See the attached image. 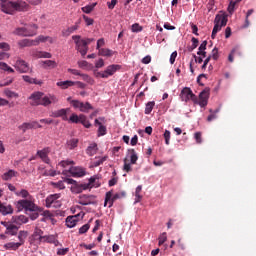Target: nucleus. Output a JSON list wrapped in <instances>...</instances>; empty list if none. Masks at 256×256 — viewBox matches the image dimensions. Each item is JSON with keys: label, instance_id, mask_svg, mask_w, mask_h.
<instances>
[{"label": "nucleus", "instance_id": "obj_55", "mask_svg": "<svg viewBox=\"0 0 256 256\" xmlns=\"http://www.w3.org/2000/svg\"><path fill=\"white\" fill-rule=\"evenodd\" d=\"M71 164H74V160H62L60 162V166H62V168H66L67 166H70Z\"/></svg>", "mask_w": 256, "mask_h": 256}, {"label": "nucleus", "instance_id": "obj_24", "mask_svg": "<svg viewBox=\"0 0 256 256\" xmlns=\"http://www.w3.org/2000/svg\"><path fill=\"white\" fill-rule=\"evenodd\" d=\"M13 222H16V225L19 227L21 224H25L26 222H29L28 216H25L24 214H20L19 216H12Z\"/></svg>", "mask_w": 256, "mask_h": 256}, {"label": "nucleus", "instance_id": "obj_37", "mask_svg": "<svg viewBox=\"0 0 256 256\" xmlns=\"http://www.w3.org/2000/svg\"><path fill=\"white\" fill-rule=\"evenodd\" d=\"M17 172H15V170H8V172H4V174L2 175V179L3 180H11V178H13V176H16Z\"/></svg>", "mask_w": 256, "mask_h": 256}, {"label": "nucleus", "instance_id": "obj_44", "mask_svg": "<svg viewBox=\"0 0 256 256\" xmlns=\"http://www.w3.org/2000/svg\"><path fill=\"white\" fill-rule=\"evenodd\" d=\"M155 106V102H147L146 106H145V114H151L153 108Z\"/></svg>", "mask_w": 256, "mask_h": 256}, {"label": "nucleus", "instance_id": "obj_31", "mask_svg": "<svg viewBox=\"0 0 256 256\" xmlns=\"http://www.w3.org/2000/svg\"><path fill=\"white\" fill-rule=\"evenodd\" d=\"M97 152H98V146L96 143L90 144V146H88V148L86 150V153L89 156H94L95 154H97Z\"/></svg>", "mask_w": 256, "mask_h": 256}, {"label": "nucleus", "instance_id": "obj_14", "mask_svg": "<svg viewBox=\"0 0 256 256\" xmlns=\"http://www.w3.org/2000/svg\"><path fill=\"white\" fill-rule=\"evenodd\" d=\"M180 98L182 102H188L190 99L197 100L196 95L193 94L191 88H187V87L181 90Z\"/></svg>", "mask_w": 256, "mask_h": 256}, {"label": "nucleus", "instance_id": "obj_63", "mask_svg": "<svg viewBox=\"0 0 256 256\" xmlns=\"http://www.w3.org/2000/svg\"><path fill=\"white\" fill-rule=\"evenodd\" d=\"M124 170L126 172H131V170H132L131 164L127 162V158H125V160H124Z\"/></svg>", "mask_w": 256, "mask_h": 256}, {"label": "nucleus", "instance_id": "obj_38", "mask_svg": "<svg viewBox=\"0 0 256 256\" xmlns=\"http://www.w3.org/2000/svg\"><path fill=\"white\" fill-rule=\"evenodd\" d=\"M0 70H3L4 72H10L14 73L15 70L11 68L6 62H0Z\"/></svg>", "mask_w": 256, "mask_h": 256}, {"label": "nucleus", "instance_id": "obj_43", "mask_svg": "<svg viewBox=\"0 0 256 256\" xmlns=\"http://www.w3.org/2000/svg\"><path fill=\"white\" fill-rule=\"evenodd\" d=\"M33 56L36 58H52V54L49 52H35Z\"/></svg>", "mask_w": 256, "mask_h": 256}, {"label": "nucleus", "instance_id": "obj_33", "mask_svg": "<svg viewBox=\"0 0 256 256\" xmlns=\"http://www.w3.org/2000/svg\"><path fill=\"white\" fill-rule=\"evenodd\" d=\"M78 143H79L78 138H71L70 140H68L67 146L70 150H73L78 146Z\"/></svg>", "mask_w": 256, "mask_h": 256}, {"label": "nucleus", "instance_id": "obj_3", "mask_svg": "<svg viewBox=\"0 0 256 256\" xmlns=\"http://www.w3.org/2000/svg\"><path fill=\"white\" fill-rule=\"evenodd\" d=\"M228 16L226 14H217L214 19V28L212 30V40H215L218 32L222 30L223 27L227 26Z\"/></svg>", "mask_w": 256, "mask_h": 256}, {"label": "nucleus", "instance_id": "obj_49", "mask_svg": "<svg viewBox=\"0 0 256 256\" xmlns=\"http://www.w3.org/2000/svg\"><path fill=\"white\" fill-rule=\"evenodd\" d=\"M207 44H208L207 40H204V42H202V44L199 46V50L197 52L198 56H202V52L204 50H207Z\"/></svg>", "mask_w": 256, "mask_h": 256}, {"label": "nucleus", "instance_id": "obj_64", "mask_svg": "<svg viewBox=\"0 0 256 256\" xmlns=\"http://www.w3.org/2000/svg\"><path fill=\"white\" fill-rule=\"evenodd\" d=\"M195 140H196V142L198 144H201V142H202V134H201V132H196L195 133Z\"/></svg>", "mask_w": 256, "mask_h": 256}, {"label": "nucleus", "instance_id": "obj_27", "mask_svg": "<svg viewBox=\"0 0 256 256\" xmlns=\"http://www.w3.org/2000/svg\"><path fill=\"white\" fill-rule=\"evenodd\" d=\"M129 153V157H130V162L131 164H137V160H139V156L135 150V148H131L130 150H128Z\"/></svg>", "mask_w": 256, "mask_h": 256}, {"label": "nucleus", "instance_id": "obj_16", "mask_svg": "<svg viewBox=\"0 0 256 256\" xmlns=\"http://www.w3.org/2000/svg\"><path fill=\"white\" fill-rule=\"evenodd\" d=\"M68 72L74 74V76H80L84 82H88V84H93L94 80L88 74H81L80 70L69 68Z\"/></svg>", "mask_w": 256, "mask_h": 256}, {"label": "nucleus", "instance_id": "obj_12", "mask_svg": "<svg viewBox=\"0 0 256 256\" xmlns=\"http://www.w3.org/2000/svg\"><path fill=\"white\" fill-rule=\"evenodd\" d=\"M2 224L6 228L5 234H9L11 236L18 234L19 226H17L16 222H13V218L11 219V222H2Z\"/></svg>", "mask_w": 256, "mask_h": 256}, {"label": "nucleus", "instance_id": "obj_5", "mask_svg": "<svg viewBox=\"0 0 256 256\" xmlns=\"http://www.w3.org/2000/svg\"><path fill=\"white\" fill-rule=\"evenodd\" d=\"M38 26L36 24H31L29 26H25L24 28H16L13 34L16 36H24L30 37L35 36L37 34Z\"/></svg>", "mask_w": 256, "mask_h": 256}, {"label": "nucleus", "instance_id": "obj_1", "mask_svg": "<svg viewBox=\"0 0 256 256\" xmlns=\"http://www.w3.org/2000/svg\"><path fill=\"white\" fill-rule=\"evenodd\" d=\"M31 106H50L59 102L57 96H44L43 92H33L29 96Z\"/></svg>", "mask_w": 256, "mask_h": 256}, {"label": "nucleus", "instance_id": "obj_29", "mask_svg": "<svg viewBox=\"0 0 256 256\" xmlns=\"http://www.w3.org/2000/svg\"><path fill=\"white\" fill-rule=\"evenodd\" d=\"M42 65L44 66V68L47 69H54L57 68L58 64L57 62H55V60H44V62H42Z\"/></svg>", "mask_w": 256, "mask_h": 256}, {"label": "nucleus", "instance_id": "obj_47", "mask_svg": "<svg viewBox=\"0 0 256 256\" xmlns=\"http://www.w3.org/2000/svg\"><path fill=\"white\" fill-rule=\"evenodd\" d=\"M23 80L29 84H41V82H38L35 78H31V76H23Z\"/></svg>", "mask_w": 256, "mask_h": 256}, {"label": "nucleus", "instance_id": "obj_50", "mask_svg": "<svg viewBox=\"0 0 256 256\" xmlns=\"http://www.w3.org/2000/svg\"><path fill=\"white\" fill-rule=\"evenodd\" d=\"M105 46V39L104 38H100L97 41V45H96V49L99 51L98 54L100 56V50H102V47Z\"/></svg>", "mask_w": 256, "mask_h": 256}, {"label": "nucleus", "instance_id": "obj_26", "mask_svg": "<svg viewBox=\"0 0 256 256\" xmlns=\"http://www.w3.org/2000/svg\"><path fill=\"white\" fill-rule=\"evenodd\" d=\"M80 24H81V21L79 20L78 22H76L74 24V26H70V28H68L67 30H64V32H63L64 36H70L71 34L76 32L77 30H79Z\"/></svg>", "mask_w": 256, "mask_h": 256}, {"label": "nucleus", "instance_id": "obj_53", "mask_svg": "<svg viewBox=\"0 0 256 256\" xmlns=\"http://www.w3.org/2000/svg\"><path fill=\"white\" fill-rule=\"evenodd\" d=\"M43 230L41 228L36 227L35 228V234L36 236L40 237V240H44L45 241V236H43Z\"/></svg>", "mask_w": 256, "mask_h": 256}, {"label": "nucleus", "instance_id": "obj_51", "mask_svg": "<svg viewBox=\"0 0 256 256\" xmlns=\"http://www.w3.org/2000/svg\"><path fill=\"white\" fill-rule=\"evenodd\" d=\"M42 208H40V210H32L30 213V218L31 220H36L37 218H39V212H41Z\"/></svg>", "mask_w": 256, "mask_h": 256}, {"label": "nucleus", "instance_id": "obj_56", "mask_svg": "<svg viewBox=\"0 0 256 256\" xmlns=\"http://www.w3.org/2000/svg\"><path fill=\"white\" fill-rule=\"evenodd\" d=\"M89 228L90 224H83V226L79 228V234H85V232H88Z\"/></svg>", "mask_w": 256, "mask_h": 256}, {"label": "nucleus", "instance_id": "obj_4", "mask_svg": "<svg viewBox=\"0 0 256 256\" xmlns=\"http://www.w3.org/2000/svg\"><path fill=\"white\" fill-rule=\"evenodd\" d=\"M17 207L19 208V210H23L24 208L26 212L29 211L31 213L33 210H41L40 207L35 204L34 198L33 196H31V194L27 196L26 200H18Z\"/></svg>", "mask_w": 256, "mask_h": 256}, {"label": "nucleus", "instance_id": "obj_17", "mask_svg": "<svg viewBox=\"0 0 256 256\" xmlns=\"http://www.w3.org/2000/svg\"><path fill=\"white\" fill-rule=\"evenodd\" d=\"M42 124H39V122L37 121H33V122H24L23 124H21V126H19L20 130H22L23 132H27V130H31L32 128H42Z\"/></svg>", "mask_w": 256, "mask_h": 256}, {"label": "nucleus", "instance_id": "obj_46", "mask_svg": "<svg viewBox=\"0 0 256 256\" xmlns=\"http://www.w3.org/2000/svg\"><path fill=\"white\" fill-rule=\"evenodd\" d=\"M17 196H22L23 200H27L28 196H30V192L26 189L20 190V192H16Z\"/></svg>", "mask_w": 256, "mask_h": 256}, {"label": "nucleus", "instance_id": "obj_19", "mask_svg": "<svg viewBox=\"0 0 256 256\" xmlns=\"http://www.w3.org/2000/svg\"><path fill=\"white\" fill-rule=\"evenodd\" d=\"M68 108H61L60 110H55L50 114L53 118H62V120H69L67 113H68Z\"/></svg>", "mask_w": 256, "mask_h": 256}, {"label": "nucleus", "instance_id": "obj_9", "mask_svg": "<svg viewBox=\"0 0 256 256\" xmlns=\"http://www.w3.org/2000/svg\"><path fill=\"white\" fill-rule=\"evenodd\" d=\"M62 174H64L65 176L71 174V176L73 177H81L85 176L86 171L84 170V168H81L80 166H71L69 170H63Z\"/></svg>", "mask_w": 256, "mask_h": 256}, {"label": "nucleus", "instance_id": "obj_28", "mask_svg": "<svg viewBox=\"0 0 256 256\" xmlns=\"http://www.w3.org/2000/svg\"><path fill=\"white\" fill-rule=\"evenodd\" d=\"M57 86L62 88V90H67L70 86H75V82L72 80H65L64 82H57Z\"/></svg>", "mask_w": 256, "mask_h": 256}, {"label": "nucleus", "instance_id": "obj_18", "mask_svg": "<svg viewBox=\"0 0 256 256\" xmlns=\"http://www.w3.org/2000/svg\"><path fill=\"white\" fill-rule=\"evenodd\" d=\"M51 150L50 148H43L42 150H38L37 155L41 158L42 162L46 164H50L51 160L49 158Z\"/></svg>", "mask_w": 256, "mask_h": 256}, {"label": "nucleus", "instance_id": "obj_32", "mask_svg": "<svg viewBox=\"0 0 256 256\" xmlns=\"http://www.w3.org/2000/svg\"><path fill=\"white\" fill-rule=\"evenodd\" d=\"M107 158H108V156H103L102 158H97L96 160L91 162L92 168H96L98 166H101V164H104V162H106Z\"/></svg>", "mask_w": 256, "mask_h": 256}, {"label": "nucleus", "instance_id": "obj_25", "mask_svg": "<svg viewBox=\"0 0 256 256\" xmlns=\"http://www.w3.org/2000/svg\"><path fill=\"white\" fill-rule=\"evenodd\" d=\"M34 41V46H38L40 42H50V44H53L54 40L50 36H38Z\"/></svg>", "mask_w": 256, "mask_h": 256}, {"label": "nucleus", "instance_id": "obj_22", "mask_svg": "<svg viewBox=\"0 0 256 256\" xmlns=\"http://www.w3.org/2000/svg\"><path fill=\"white\" fill-rule=\"evenodd\" d=\"M56 198H61V194H50L46 197V207L47 208H55V200Z\"/></svg>", "mask_w": 256, "mask_h": 256}, {"label": "nucleus", "instance_id": "obj_10", "mask_svg": "<svg viewBox=\"0 0 256 256\" xmlns=\"http://www.w3.org/2000/svg\"><path fill=\"white\" fill-rule=\"evenodd\" d=\"M15 68L20 74H28V72H32L28 62L22 60V58H18L15 63Z\"/></svg>", "mask_w": 256, "mask_h": 256}, {"label": "nucleus", "instance_id": "obj_58", "mask_svg": "<svg viewBox=\"0 0 256 256\" xmlns=\"http://www.w3.org/2000/svg\"><path fill=\"white\" fill-rule=\"evenodd\" d=\"M86 26H92L94 24L93 18H88V16H83Z\"/></svg>", "mask_w": 256, "mask_h": 256}, {"label": "nucleus", "instance_id": "obj_30", "mask_svg": "<svg viewBox=\"0 0 256 256\" xmlns=\"http://www.w3.org/2000/svg\"><path fill=\"white\" fill-rule=\"evenodd\" d=\"M18 46L20 48H27L30 46H34V40H28L27 38H25L24 40H20L18 42Z\"/></svg>", "mask_w": 256, "mask_h": 256}, {"label": "nucleus", "instance_id": "obj_62", "mask_svg": "<svg viewBox=\"0 0 256 256\" xmlns=\"http://www.w3.org/2000/svg\"><path fill=\"white\" fill-rule=\"evenodd\" d=\"M53 185L56 186V188H60V190L65 188V184L62 180H59V182H53Z\"/></svg>", "mask_w": 256, "mask_h": 256}, {"label": "nucleus", "instance_id": "obj_57", "mask_svg": "<svg viewBox=\"0 0 256 256\" xmlns=\"http://www.w3.org/2000/svg\"><path fill=\"white\" fill-rule=\"evenodd\" d=\"M210 56L213 60H218L219 59V50L217 48H214L212 50V54H210Z\"/></svg>", "mask_w": 256, "mask_h": 256}, {"label": "nucleus", "instance_id": "obj_40", "mask_svg": "<svg viewBox=\"0 0 256 256\" xmlns=\"http://www.w3.org/2000/svg\"><path fill=\"white\" fill-rule=\"evenodd\" d=\"M218 112H220L219 108H216V110L210 109V115L207 118L208 122H212V120H216Z\"/></svg>", "mask_w": 256, "mask_h": 256}, {"label": "nucleus", "instance_id": "obj_6", "mask_svg": "<svg viewBox=\"0 0 256 256\" xmlns=\"http://www.w3.org/2000/svg\"><path fill=\"white\" fill-rule=\"evenodd\" d=\"M125 196H127V192H125V190H123L122 192H116V194L114 195L113 190H109L105 194L104 206H107V204L109 203V208H111L116 200H118L119 198H125Z\"/></svg>", "mask_w": 256, "mask_h": 256}, {"label": "nucleus", "instance_id": "obj_8", "mask_svg": "<svg viewBox=\"0 0 256 256\" xmlns=\"http://www.w3.org/2000/svg\"><path fill=\"white\" fill-rule=\"evenodd\" d=\"M70 100V104L73 106V108H78L80 112L88 113L90 110H94V106L90 104V102H81L80 100H71V98H68Z\"/></svg>", "mask_w": 256, "mask_h": 256}, {"label": "nucleus", "instance_id": "obj_21", "mask_svg": "<svg viewBox=\"0 0 256 256\" xmlns=\"http://www.w3.org/2000/svg\"><path fill=\"white\" fill-rule=\"evenodd\" d=\"M78 222H79L78 214L67 216L66 218V226H68V228H74V226H76Z\"/></svg>", "mask_w": 256, "mask_h": 256}, {"label": "nucleus", "instance_id": "obj_20", "mask_svg": "<svg viewBox=\"0 0 256 256\" xmlns=\"http://www.w3.org/2000/svg\"><path fill=\"white\" fill-rule=\"evenodd\" d=\"M0 212L3 216H7V214H13L14 208L11 204H4L0 200Z\"/></svg>", "mask_w": 256, "mask_h": 256}, {"label": "nucleus", "instance_id": "obj_54", "mask_svg": "<svg viewBox=\"0 0 256 256\" xmlns=\"http://www.w3.org/2000/svg\"><path fill=\"white\" fill-rule=\"evenodd\" d=\"M164 138H165V143H166L167 145H169V144H170V138H171V132H170V130H165V132H164Z\"/></svg>", "mask_w": 256, "mask_h": 256}, {"label": "nucleus", "instance_id": "obj_36", "mask_svg": "<svg viewBox=\"0 0 256 256\" xmlns=\"http://www.w3.org/2000/svg\"><path fill=\"white\" fill-rule=\"evenodd\" d=\"M113 54V50H110L109 48H102L101 50H99V56L111 57L113 56Z\"/></svg>", "mask_w": 256, "mask_h": 256}, {"label": "nucleus", "instance_id": "obj_7", "mask_svg": "<svg viewBox=\"0 0 256 256\" xmlns=\"http://www.w3.org/2000/svg\"><path fill=\"white\" fill-rule=\"evenodd\" d=\"M72 40H74L76 50L80 52L82 57H85L89 50V48H87L86 40H82L81 36H72Z\"/></svg>", "mask_w": 256, "mask_h": 256}, {"label": "nucleus", "instance_id": "obj_41", "mask_svg": "<svg viewBox=\"0 0 256 256\" xmlns=\"http://www.w3.org/2000/svg\"><path fill=\"white\" fill-rule=\"evenodd\" d=\"M143 189V186L139 185L136 187L135 190V202H140V200L143 198V196H141V191Z\"/></svg>", "mask_w": 256, "mask_h": 256}, {"label": "nucleus", "instance_id": "obj_61", "mask_svg": "<svg viewBox=\"0 0 256 256\" xmlns=\"http://www.w3.org/2000/svg\"><path fill=\"white\" fill-rule=\"evenodd\" d=\"M44 242H50V244H54V234L44 236Z\"/></svg>", "mask_w": 256, "mask_h": 256}, {"label": "nucleus", "instance_id": "obj_42", "mask_svg": "<svg viewBox=\"0 0 256 256\" xmlns=\"http://www.w3.org/2000/svg\"><path fill=\"white\" fill-rule=\"evenodd\" d=\"M4 94L7 98H19V94L17 92H13L12 90H9L8 88L4 90Z\"/></svg>", "mask_w": 256, "mask_h": 256}, {"label": "nucleus", "instance_id": "obj_15", "mask_svg": "<svg viewBox=\"0 0 256 256\" xmlns=\"http://www.w3.org/2000/svg\"><path fill=\"white\" fill-rule=\"evenodd\" d=\"M209 96H210V88H204V90H202V92H200L199 104H200L201 108H205V106H207Z\"/></svg>", "mask_w": 256, "mask_h": 256}, {"label": "nucleus", "instance_id": "obj_39", "mask_svg": "<svg viewBox=\"0 0 256 256\" xmlns=\"http://www.w3.org/2000/svg\"><path fill=\"white\" fill-rule=\"evenodd\" d=\"M97 3L94 4H89L88 6H84V8H82V12H84L85 14H91V12H93V10L96 8Z\"/></svg>", "mask_w": 256, "mask_h": 256}, {"label": "nucleus", "instance_id": "obj_35", "mask_svg": "<svg viewBox=\"0 0 256 256\" xmlns=\"http://www.w3.org/2000/svg\"><path fill=\"white\" fill-rule=\"evenodd\" d=\"M80 123L85 126V128H91L92 124L87 120V116L85 114H80Z\"/></svg>", "mask_w": 256, "mask_h": 256}, {"label": "nucleus", "instance_id": "obj_23", "mask_svg": "<svg viewBox=\"0 0 256 256\" xmlns=\"http://www.w3.org/2000/svg\"><path fill=\"white\" fill-rule=\"evenodd\" d=\"M78 202L83 206H87L88 204H95L94 200H92V196H88L87 194H82L79 196Z\"/></svg>", "mask_w": 256, "mask_h": 256}, {"label": "nucleus", "instance_id": "obj_2", "mask_svg": "<svg viewBox=\"0 0 256 256\" xmlns=\"http://www.w3.org/2000/svg\"><path fill=\"white\" fill-rule=\"evenodd\" d=\"M30 6L27 2L20 0L19 2H9L8 4L2 6V11L5 14L13 15L15 12H28Z\"/></svg>", "mask_w": 256, "mask_h": 256}, {"label": "nucleus", "instance_id": "obj_13", "mask_svg": "<svg viewBox=\"0 0 256 256\" xmlns=\"http://www.w3.org/2000/svg\"><path fill=\"white\" fill-rule=\"evenodd\" d=\"M107 122L104 116L95 119V126H99L98 128V136H105L107 134V128L104 124Z\"/></svg>", "mask_w": 256, "mask_h": 256}, {"label": "nucleus", "instance_id": "obj_60", "mask_svg": "<svg viewBox=\"0 0 256 256\" xmlns=\"http://www.w3.org/2000/svg\"><path fill=\"white\" fill-rule=\"evenodd\" d=\"M143 27L140 24H133L132 25V32H142Z\"/></svg>", "mask_w": 256, "mask_h": 256}, {"label": "nucleus", "instance_id": "obj_52", "mask_svg": "<svg viewBox=\"0 0 256 256\" xmlns=\"http://www.w3.org/2000/svg\"><path fill=\"white\" fill-rule=\"evenodd\" d=\"M166 240H167V232H162V234H160V236H159V246L164 244V242H166Z\"/></svg>", "mask_w": 256, "mask_h": 256}, {"label": "nucleus", "instance_id": "obj_48", "mask_svg": "<svg viewBox=\"0 0 256 256\" xmlns=\"http://www.w3.org/2000/svg\"><path fill=\"white\" fill-rule=\"evenodd\" d=\"M70 122H73L75 124H78L81 122V115L78 116V114H72L69 118Z\"/></svg>", "mask_w": 256, "mask_h": 256}, {"label": "nucleus", "instance_id": "obj_11", "mask_svg": "<svg viewBox=\"0 0 256 256\" xmlns=\"http://www.w3.org/2000/svg\"><path fill=\"white\" fill-rule=\"evenodd\" d=\"M118 70H121L119 64H111L110 66H107L104 72H98V76H101V78H109V76H113Z\"/></svg>", "mask_w": 256, "mask_h": 256}, {"label": "nucleus", "instance_id": "obj_45", "mask_svg": "<svg viewBox=\"0 0 256 256\" xmlns=\"http://www.w3.org/2000/svg\"><path fill=\"white\" fill-rule=\"evenodd\" d=\"M0 50H3V52H5V54H7V52H9V50H11V46L7 42H1Z\"/></svg>", "mask_w": 256, "mask_h": 256}, {"label": "nucleus", "instance_id": "obj_34", "mask_svg": "<svg viewBox=\"0 0 256 256\" xmlns=\"http://www.w3.org/2000/svg\"><path fill=\"white\" fill-rule=\"evenodd\" d=\"M20 244H17V242H7L4 244V248L6 250H18Z\"/></svg>", "mask_w": 256, "mask_h": 256}, {"label": "nucleus", "instance_id": "obj_59", "mask_svg": "<svg viewBox=\"0 0 256 256\" xmlns=\"http://www.w3.org/2000/svg\"><path fill=\"white\" fill-rule=\"evenodd\" d=\"M211 60H212V56L210 54L208 57H206V60H204V64H202V70H206V68H207L209 62H211Z\"/></svg>", "mask_w": 256, "mask_h": 256}]
</instances>
